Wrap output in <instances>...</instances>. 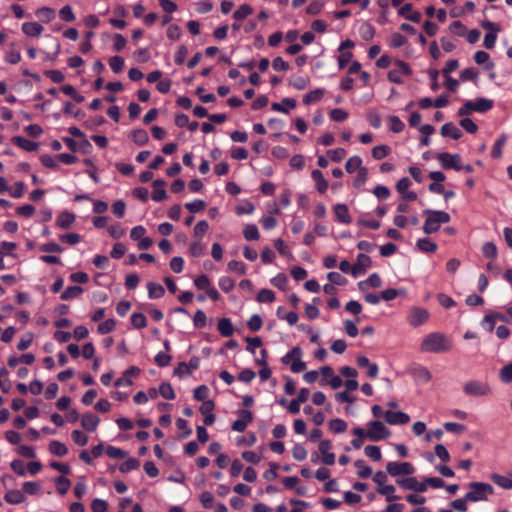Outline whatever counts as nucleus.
I'll return each mask as SVG.
<instances>
[{
	"mask_svg": "<svg viewBox=\"0 0 512 512\" xmlns=\"http://www.w3.org/2000/svg\"><path fill=\"white\" fill-rule=\"evenodd\" d=\"M332 443L330 440H322L319 443L318 450L321 455V462L325 465H333L335 463V454L331 452Z\"/></svg>",
	"mask_w": 512,
	"mask_h": 512,
	"instance_id": "11",
	"label": "nucleus"
},
{
	"mask_svg": "<svg viewBox=\"0 0 512 512\" xmlns=\"http://www.w3.org/2000/svg\"><path fill=\"white\" fill-rule=\"evenodd\" d=\"M390 152H391V149L389 146L379 145V146H375L372 149V156L376 160H381V159L385 158L386 156H388Z\"/></svg>",
	"mask_w": 512,
	"mask_h": 512,
	"instance_id": "48",
	"label": "nucleus"
},
{
	"mask_svg": "<svg viewBox=\"0 0 512 512\" xmlns=\"http://www.w3.org/2000/svg\"><path fill=\"white\" fill-rule=\"evenodd\" d=\"M365 455L374 461H380L382 458L380 447L368 445L364 449Z\"/></svg>",
	"mask_w": 512,
	"mask_h": 512,
	"instance_id": "50",
	"label": "nucleus"
},
{
	"mask_svg": "<svg viewBox=\"0 0 512 512\" xmlns=\"http://www.w3.org/2000/svg\"><path fill=\"white\" fill-rule=\"evenodd\" d=\"M83 293V289L80 286H70L62 294V300H70L79 297Z\"/></svg>",
	"mask_w": 512,
	"mask_h": 512,
	"instance_id": "41",
	"label": "nucleus"
},
{
	"mask_svg": "<svg viewBox=\"0 0 512 512\" xmlns=\"http://www.w3.org/2000/svg\"><path fill=\"white\" fill-rule=\"evenodd\" d=\"M334 213L338 221L344 224L351 223L348 208L345 204H337L334 206Z\"/></svg>",
	"mask_w": 512,
	"mask_h": 512,
	"instance_id": "26",
	"label": "nucleus"
},
{
	"mask_svg": "<svg viewBox=\"0 0 512 512\" xmlns=\"http://www.w3.org/2000/svg\"><path fill=\"white\" fill-rule=\"evenodd\" d=\"M109 66L113 72L119 73L123 69L124 59L120 56H113L109 60Z\"/></svg>",
	"mask_w": 512,
	"mask_h": 512,
	"instance_id": "61",
	"label": "nucleus"
},
{
	"mask_svg": "<svg viewBox=\"0 0 512 512\" xmlns=\"http://www.w3.org/2000/svg\"><path fill=\"white\" fill-rule=\"evenodd\" d=\"M362 159L359 156H352L350 157L346 164L345 169L348 173L352 174L354 172H358L359 169H362Z\"/></svg>",
	"mask_w": 512,
	"mask_h": 512,
	"instance_id": "35",
	"label": "nucleus"
},
{
	"mask_svg": "<svg viewBox=\"0 0 512 512\" xmlns=\"http://www.w3.org/2000/svg\"><path fill=\"white\" fill-rule=\"evenodd\" d=\"M311 177L316 183L318 192L321 194L325 193L328 189V182L324 178L323 173L320 170H313Z\"/></svg>",
	"mask_w": 512,
	"mask_h": 512,
	"instance_id": "25",
	"label": "nucleus"
},
{
	"mask_svg": "<svg viewBox=\"0 0 512 512\" xmlns=\"http://www.w3.org/2000/svg\"><path fill=\"white\" fill-rule=\"evenodd\" d=\"M36 15L45 22H50L54 18V11L48 7H42L37 10Z\"/></svg>",
	"mask_w": 512,
	"mask_h": 512,
	"instance_id": "60",
	"label": "nucleus"
},
{
	"mask_svg": "<svg viewBox=\"0 0 512 512\" xmlns=\"http://www.w3.org/2000/svg\"><path fill=\"white\" fill-rule=\"evenodd\" d=\"M411 374L415 381L419 384H426L432 378L430 371L426 367L421 365L414 366L411 369Z\"/></svg>",
	"mask_w": 512,
	"mask_h": 512,
	"instance_id": "15",
	"label": "nucleus"
},
{
	"mask_svg": "<svg viewBox=\"0 0 512 512\" xmlns=\"http://www.w3.org/2000/svg\"><path fill=\"white\" fill-rule=\"evenodd\" d=\"M395 487L393 485H384L377 488V492L380 495H384L386 497V501L392 502L397 500L399 497L395 494Z\"/></svg>",
	"mask_w": 512,
	"mask_h": 512,
	"instance_id": "36",
	"label": "nucleus"
},
{
	"mask_svg": "<svg viewBox=\"0 0 512 512\" xmlns=\"http://www.w3.org/2000/svg\"><path fill=\"white\" fill-rule=\"evenodd\" d=\"M296 107V101L292 98H284L281 103H273L271 108L274 111L288 114L290 110Z\"/></svg>",
	"mask_w": 512,
	"mask_h": 512,
	"instance_id": "21",
	"label": "nucleus"
},
{
	"mask_svg": "<svg viewBox=\"0 0 512 512\" xmlns=\"http://www.w3.org/2000/svg\"><path fill=\"white\" fill-rule=\"evenodd\" d=\"M243 236L248 241L258 240L260 235L257 226L255 224L246 225L243 230Z\"/></svg>",
	"mask_w": 512,
	"mask_h": 512,
	"instance_id": "38",
	"label": "nucleus"
},
{
	"mask_svg": "<svg viewBox=\"0 0 512 512\" xmlns=\"http://www.w3.org/2000/svg\"><path fill=\"white\" fill-rule=\"evenodd\" d=\"M490 59V56L487 52L485 51H477L475 54H474V61L481 65V64H485V69L487 70H490V69H493L494 68V63L493 62H490L489 61Z\"/></svg>",
	"mask_w": 512,
	"mask_h": 512,
	"instance_id": "33",
	"label": "nucleus"
},
{
	"mask_svg": "<svg viewBox=\"0 0 512 512\" xmlns=\"http://www.w3.org/2000/svg\"><path fill=\"white\" fill-rule=\"evenodd\" d=\"M147 290H148V297L150 299H159L165 293L163 286L158 283H155V282H149L147 284Z\"/></svg>",
	"mask_w": 512,
	"mask_h": 512,
	"instance_id": "30",
	"label": "nucleus"
},
{
	"mask_svg": "<svg viewBox=\"0 0 512 512\" xmlns=\"http://www.w3.org/2000/svg\"><path fill=\"white\" fill-rule=\"evenodd\" d=\"M359 34L365 41L373 39L375 35V28L372 24L364 22L359 27Z\"/></svg>",
	"mask_w": 512,
	"mask_h": 512,
	"instance_id": "34",
	"label": "nucleus"
},
{
	"mask_svg": "<svg viewBox=\"0 0 512 512\" xmlns=\"http://www.w3.org/2000/svg\"><path fill=\"white\" fill-rule=\"evenodd\" d=\"M397 484L405 489L415 491L418 480L415 477H408L396 480Z\"/></svg>",
	"mask_w": 512,
	"mask_h": 512,
	"instance_id": "51",
	"label": "nucleus"
},
{
	"mask_svg": "<svg viewBox=\"0 0 512 512\" xmlns=\"http://www.w3.org/2000/svg\"><path fill=\"white\" fill-rule=\"evenodd\" d=\"M239 418L232 424V430L243 432L247 426L253 421V414L249 410L240 409L237 411Z\"/></svg>",
	"mask_w": 512,
	"mask_h": 512,
	"instance_id": "10",
	"label": "nucleus"
},
{
	"mask_svg": "<svg viewBox=\"0 0 512 512\" xmlns=\"http://www.w3.org/2000/svg\"><path fill=\"white\" fill-rule=\"evenodd\" d=\"M468 488L469 491L465 495L469 502L487 501L494 493L493 486L485 482H471Z\"/></svg>",
	"mask_w": 512,
	"mask_h": 512,
	"instance_id": "3",
	"label": "nucleus"
},
{
	"mask_svg": "<svg viewBox=\"0 0 512 512\" xmlns=\"http://www.w3.org/2000/svg\"><path fill=\"white\" fill-rule=\"evenodd\" d=\"M4 498L9 504H20L26 499L23 491L17 489L7 491Z\"/></svg>",
	"mask_w": 512,
	"mask_h": 512,
	"instance_id": "28",
	"label": "nucleus"
},
{
	"mask_svg": "<svg viewBox=\"0 0 512 512\" xmlns=\"http://www.w3.org/2000/svg\"><path fill=\"white\" fill-rule=\"evenodd\" d=\"M429 318V312L421 307H414L411 309L408 321L410 325L417 327L425 323Z\"/></svg>",
	"mask_w": 512,
	"mask_h": 512,
	"instance_id": "12",
	"label": "nucleus"
},
{
	"mask_svg": "<svg viewBox=\"0 0 512 512\" xmlns=\"http://www.w3.org/2000/svg\"><path fill=\"white\" fill-rule=\"evenodd\" d=\"M247 326L253 332L259 331L262 327L261 317L258 314L252 315L247 322Z\"/></svg>",
	"mask_w": 512,
	"mask_h": 512,
	"instance_id": "62",
	"label": "nucleus"
},
{
	"mask_svg": "<svg viewBox=\"0 0 512 512\" xmlns=\"http://www.w3.org/2000/svg\"><path fill=\"white\" fill-rule=\"evenodd\" d=\"M218 331L223 337H230L234 333L232 322L228 318H221L218 321Z\"/></svg>",
	"mask_w": 512,
	"mask_h": 512,
	"instance_id": "29",
	"label": "nucleus"
},
{
	"mask_svg": "<svg viewBox=\"0 0 512 512\" xmlns=\"http://www.w3.org/2000/svg\"><path fill=\"white\" fill-rule=\"evenodd\" d=\"M386 470L393 477L412 475L415 472V468L410 462H388Z\"/></svg>",
	"mask_w": 512,
	"mask_h": 512,
	"instance_id": "8",
	"label": "nucleus"
},
{
	"mask_svg": "<svg viewBox=\"0 0 512 512\" xmlns=\"http://www.w3.org/2000/svg\"><path fill=\"white\" fill-rule=\"evenodd\" d=\"M357 364L361 368L366 369V373L370 378H376L378 376L379 368L375 363H371L370 360L363 355L357 357Z\"/></svg>",
	"mask_w": 512,
	"mask_h": 512,
	"instance_id": "16",
	"label": "nucleus"
},
{
	"mask_svg": "<svg viewBox=\"0 0 512 512\" xmlns=\"http://www.w3.org/2000/svg\"><path fill=\"white\" fill-rule=\"evenodd\" d=\"M452 348V341L443 333L427 334L420 345V350L426 353H444Z\"/></svg>",
	"mask_w": 512,
	"mask_h": 512,
	"instance_id": "1",
	"label": "nucleus"
},
{
	"mask_svg": "<svg viewBox=\"0 0 512 512\" xmlns=\"http://www.w3.org/2000/svg\"><path fill=\"white\" fill-rule=\"evenodd\" d=\"M99 423V417L91 413L84 414L81 418V425L87 431H95Z\"/></svg>",
	"mask_w": 512,
	"mask_h": 512,
	"instance_id": "19",
	"label": "nucleus"
},
{
	"mask_svg": "<svg viewBox=\"0 0 512 512\" xmlns=\"http://www.w3.org/2000/svg\"><path fill=\"white\" fill-rule=\"evenodd\" d=\"M49 451L53 455L62 457L67 454L68 449L65 444L61 443L60 441L52 440L49 443Z\"/></svg>",
	"mask_w": 512,
	"mask_h": 512,
	"instance_id": "32",
	"label": "nucleus"
},
{
	"mask_svg": "<svg viewBox=\"0 0 512 512\" xmlns=\"http://www.w3.org/2000/svg\"><path fill=\"white\" fill-rule=\"evenodd\" d=\"M493 107V101L486 98H478L476 101H466L458 110L459 116L468 115L471 112H486Z\"/></svg>",
	"mask_w": 512,
	"mask_h": 512,
	"instance_id": "4",
	"label": "nucleus"
},
{
	"mask_svg": "<svg viewBox=\"0 0 512 512\" xmlns=\"http://www.w3.org/2000/svg\"><path fill=\"white\" fill-rule=\"evenodd\" d=\"M371 266V259L365 254H359L357 256L356 263L352 266V275L357 277L365 273L366 269Z\"/></svg>",
	"mask_w": 512,
	"mask_h": 512,
	"instance_id": "14",
	"label": "nucleus"
},
{
	"mask_svg": "<svg viewBox=\"0 0 512 512\" xmlns=\"http://www.w3.org/2000/svg\"><path fill=\"white\" fill-rule=\"evenodd\" d=\"M108 508V503L103 500L96 498L91 503V509L93 512H106Z\"/></svg>",
	"mask_w": 512,
	"mask_h": 512,
	"instance_id": "63",
	"label": "nucleus"
},
{
	"mask_svg": "<svg viewBox=\"0 0 512 512\" xmlns=\"http://www.w3.org/2000/svg\"><path fill=\"white\" fill-rule=\"evenodd\" d=\"M159 394L167 400L175 398V393L172 386L169 383H162L159 387Z\"/></svg>",
	"mask_w": 512,
	"mask_h": 512,
	"instance_id": "59",
	"label": "nucleus"
},
{
	"mask_svg": "<svg viewBox=\"0 0 512 512\" xmlns=\"http://www.w3.org/2000/svg\"><path fill=\"white\" fill-rule=\"evenodd\" d=\"M329 428L334 433H343L347 430V423L340 418H335L329 422Z\"/></svg>",
	"mask_w": 512,
	"mask_h": 512,
	"instance_id": "45",
	"label": "nucleus"
},
{
	"mask_svg": "<svg viewBox=\"0 0 512 512\" xmlns=\"http://www.w3.org/2000/svg\"><path fill=\"white\" fill-rule=\"evenodd\" d=\"M394 65L395 67L388 72V79L393 83L401 84L403 82L402 77L410 75L412 71L409 65L401 60L395 61Z\"/></svg>",
	"mask_w": 512,
	"mask_h": 512,
	"instance_id": "9",
	"label": "nucleus"
},
{
	"mask_svg": "<svg viewBox=\"0 0 512 512\" xmlns=\"http://www.w3.org/2000/svg\"><path fill=\"white\" fill-rule=\"evenodd\" d=\"M399 15L404 17L407 20L412 22H419L421 19V14L418 11H414L412 8V4H405L399 9Z\"/></svg>",
	"mask_w": 512,
	"mask_h": 512,
	"instance_id": "20",
	"label": "nucleus"
},
{
	"mask_svg": "<svg viewBox=\"0 0 512 512\" xmlns=\"http://www.w3.org/2000/svg\"><path fill=\"white\" fill-rule=\"evenodd\" d=\"M355 467L358 469L357 474L360 478H368L372 474L371 467L367 466L363 460L355 461Z\"/></svg>",
	"mask_w": 512,
	"mask_h": 512,
	"instance_id": "47",
	"label": "nucleus"
},
{
	"mask_svg": "<svg viewBox=\"0 0 512 512\" xmlns=\"http://www.w3.org/2000/svg\"><path fill=\"white\" fill-rule=\"evenodd\" d=\"M271 284L280 290H287L288 278L285 274L279 273L270 280Z\"/></svg>",
	"mask_w": 512,
	"mask_h": 512,
	"instance_id": "49",
	"label": "nucleus"
},
{
	"mask_svg": "<svg viewBox=\"0 0 512 512\" xmlns=\"http://www.w3.org/2000/svg\"><path fill=\"white\" fill-rule=\"evenodd\" d=\"M436 158L443 169H454L456 171H460L463 168L459 154L441 152L437 154Z\"/></svg>",
	"mask_w": 512,
	"mask_h": 512,
	"instance_id": "7",
	"label": "nucleus"
},
{
	"mask_svg": "<svg viewBox=\"0 0 512 512\" xmlns=\"http://www.w3.org/2000/svg\"><path fill=\"white\" fill-rule=\"evenodd\" d=\"M139 466H140L139 460H137L136 458H128L126 461H124L119 466V471L121 473H127V472L137 469Z\"/></svg>",
	"mask_w": 512,
	"mask_h": 512,
	"instance_id": "43",
	"label": "nucleus"
},
{
	"mask_svg": "<svg viewBox=\"0 0 512 512\" xmlns=\"http://www.w3.org/2000/svg\"><path fill=\"white\" fill-rule=\"evenodd\" d=\"M463 392L468 396L479 397L491 393L488 383L479 380H469L463 384Z\"/></svg>",
	"mask_w": 512,
	"mask_h": 512,
	"instance_id": "5",
	"label": "nucleus"
},
{
	"mask_svg": "<svg viewBox=\"0 0 512 512\" xmlns=\"http://www.w3.org/2000/svg\"><path fill=\"white\" fill-rule=\"evenodd\" d=\"M41 491V485L35 481H28L23 484V493L37 495Z\"/></svg>",
	"mask_w": 512,
	"mask_h": 512,
	"instance_id": "54",
	"label": "nucleus"
},
{
	"mask_svg": "<svg viewBox=\"0 0 512 512\" xmlns=\"http://www.w3.org/2000/svg\"><path fill=\"white\" fill-rule=\"evenodd\" d=\"M228 270L231 271V272H235V273H237L239 275H244V274H246L247 267L241 261L231 260L228 263Z\"/></svg>",
	"mask_w": 512,
	"mask_h": 512,
	"instance_id": "52",
	"label": "nucleus"
},
{
	"mask_svg": "<svg viewBox=\"0 0 512 512\" xmlns=\"http://www.w3.org/2000/svg\"><path fill=\"white\" fill-rule=\"evenodd\" d=\"M132 140L135 144L143 146L149 141L148 133L143 129H137L131 133Z\"/></svg>",
	"mask_w": 512,
	"mask_h": 512,
	"instance_id": "37",
	"label": "nucleus"
},
{
	"mask_svg": "<svg viewBox=\"0 0 512 512\" xmlns=\"http://www.w3.org/2000/svg\"><path fill=\"white\" fill-rule=\"evenodd\" d=\"M385 421L390 425H404L410 421V417L408 414L402 411H391L388 410L384 413Z\"/></svg>",
	"mask_w": 512,
	"mask_h": 512,
	"instance_id": "13",
	"label": "nucleus"
},
{
	"mask_svg": "<svg viewBox=\"0 0 512 512\" xmlns=\"http://www.w3.org/2000/svg\"><path fill=\"white\" fill-rule=\"evenodd\" d=\"M75 222V215L71 212H61L56 219V226L61 229H67Z\"/></svg>",
	"mask_w": 512,
	"mask_h": 512,
	"instance_id": "17",
	"label": "nucleus"
},
{
	"mask_svg": "<svg viewBox=\"0 0 512 512\" xmlns=\"http://www.w3.org/2000/svg\"><path fill=\"white\" fill-rule=\"evenodd\" d=\"M43 30V26L37 22H25L22 24L23 33L29 37H38Z\"/></svg>",
	"mask_w": 512,
	"mask_h": 512,
	"instance_id": "18",
	"label": "nucleus"
},
{
	"mask_svg": "<svg viewBox=\"0 0 512 512\" xmlns=\"http://www.w3.org/2000/svg\"><path fill=\"white\" fill-rule=\"evenodd\" d=\"M507 141V136L502 134L494 143L491 155L493 158H500L502 155V148Z\"/></svg>",
	"mask_w": 512,
	"mask_h": 512,
	"instance_id": "39",
	"label": "nucleus"
},
{
	"mask_svg": "<svg viewBox=\"0 0 512 512\" xmlns=\"http://www.w3.org/2000/svg\"><path fill=\"white\" fill-rule=\"evenodd\" d=\"M260 303H272L275 301V293L270 289H261L257 294Z\"/></svg>",
	"mask_w": 512,
	"mask_h": 512,
	"instance_id": "42",
	"label": "nucleus"
},
{
	"mask_svg": "<svg viewBox=\"0 0 512 512\" xmlns=\"http://www.w3.org/2000/svg\"><path fill=\"white\" fill-rule=\"evenodd\" d=\"M441 135L444 137H450L454 140H457L461 137L462 132L456 125H454L451 122H448L441 127Z\"/></svg>",
	"mask_w": 512,
	"mask_h": 512,
	"instance_id": "23",
	"label": "nucleus"
},
{
	"mask_svg": "<svg viewBox=\"0 0 512 512\" xmlns=\"http://www.w3.org/2000/svg\"><path fill=\"white\" fill-rule=\"evenodd\" d=\"M390 435V430L378 420L370 421L367 424V438H369L371 441L377 442L390 437Z\"/></svg>",
	"mask_w": 512,
	"mask_h": 512,
	"instance_id": "6",
	"label": "nucleus"
},
{
	"mask_svg": "<svg viewBox=\"0 0 512 512\" xmlns=\"http://www.w3.org/2000/svg\"><path fill=\"white\" fill-rule=\"evenodd\" d=\"M252 12L253 9L250 5L243 4L234 12L233 17L237 21H240L248 17L250 14H252Z\"/></svg>",
	"mask_w": 512,
	"mask_h": 512,
	"instance_id": "46",
	"label": "nucleus"
},
{
	"mask_svg": "<svg viewBox=\"0 0 512 512\" xmlns=\"http://www.w3.org/2000/svg\"><path fill=\"white\" fill-rule=\"evenodd\" d=\"M165 185L166 183L162 179H157L153 182L154 191L152 193V199L154 201L160 202L166 198Z\"/></svg>",
	"mask_w": 512,
	"mask_h": 512,
	"instance_id": "24",
	"label": "nucleus"
},
{
	"mask_svg": "<svg viewBox=\"0 0 512 512\" xmlns=\"http://www.w3.org/2000/svg\"><path fill=\"white\" fill-rule=\"evenodd\" d=\"M131 324L137 329H142L147 325L146 317L142 313H133L131 316Z\"/></svg>",
	"mask_w": 512,
	"mask_h": 512,
	"instance_id": "57",
	"label": "nucleus"
},
{
	"mask_svg": "<svg viewBox=\"0 0 512 512\" xmlns=\"http://www.w3.org/2000/svg\"><path fill=\"white\" fill-rule=\"evenodd\" d=\"M482 253L486 258L495 259L497 257V247L493 242H486L482 247Z\"/></svg>",
	"mask_w": 512,
	"mask_h": 512,
	"instance_id": "58",
	"label": "nucleus"
},
{
	"mask_svg": "<svg viewBox=\"0 0 512 512\" xmlns=\"http://www.w3.org/2000/svg\"><path fill=\"white\" fill-rule=\"evenodd\" d=\"M381 284H382V281H381V278L379 277V275L376 273H373L364 282L359 283V288L361 290H363L365 285H368L372 288H378L381 286Z\"/></svg>",
	"mask_w": 512,
	"mask_h": 512,
	"instance_id": "44",
	"label": "nucleus"
},
{
	"mask_svg": "<svg viewBox=\"0 0 512 512\" xmlns=\"http://www.w3.org/2000/svg\"><path fill=\"white\" fill-rule=\"evenodd\" d=\"M491 481H493L497 486L510 490L512 489V478L508 477L507 475H501L498 473H493L490 475Z\"/></svg>",
	"mask_w": 512,
	"mask_h": 512,
	"instance_id": "27",
	"label": "nucleus"
},
{
	"mask_svg": "<svg viewBox=\"0 0 512 512\" xmlns=\"http://www.w3.org/2000/svg\"><path fill=\"white\" fill-rule=\"evenodd\" d=\"M115 326L116 322L114 319H107L98 325L97 330L99 334L104 335L112 332L115 329Z\"/></svg>",
	"mask_w": 512,
	"mask_h": 512,
	"instance_id": "53",
	"label": "nucleus"
},
{
	"mask_svg": "<svg viewBox=\"0 0 512 512\" xmlns=\"http://www.w3.org/2000/svg\"><path fill=\"white\" fill-rule=\"evenodd\" d=\"M70 485H71L70 480L64 476H60L56 479L57 491L62 495L66 494L68 492Z\"/></svg>",
	"mask_w": 512,
	"mask_h": 512,
	"instance_id": "56",
	"label": "nucleus"
},
{
	"mask_svg": "<svg viewBox=\"0 0 512 512\" xmlns=\"http://www.w3.org/2000/svg\"><path fill=\"white\" fill-rule=\"evenodd\" d=\"M325 90L322 88H317L315 90L310 91L303 97V102L306 105L316 103L324 96Z\"/></svg>",
	"mask_w": 512,
	"mask_h": 512,
	"instance_id": "31",
	"label": "nucleus"
},
{
	"mask_svg": "<svg viewBox=\"0 0 512 512\" xmlns=\"http://www.w3.org/2000/svg\"><path fill=\"white\" fill-rule=\"evenodd\" d=\"M416 245H417L419 250H421L423 252H428V253L434 252L437 249L436 243L432 242L428 238H421V239H419L417 241Z\"/></svg>",
	"mask_w": 512,
	"mask_h": 512,
	"instance_id": "40",
	"label": "nucleus"
},
{
	"mask_svg": "<svg viewBox=\"0 0 512 512\" xmlns=\"http://www.w3.org/2000/svg\"><path fill=\"white\" fill-rule=\"evenodd\" d=\"M360 321L359 318H357L356 322H353L351 320H345L344 321V328L345 332L350 337H356L359 333V330L357 328V323Z\"/></svg>",
	"mask_w": 512,
	"mask_h": 512,
	"instance_id": "55",
	"label": "nucleus"
},
{
	"mask_svg": "<svg viewBox=\"0 0 512 512\" xmlns=\"http://www.w3.org/2000/svg\"><path fill=\"white\" fill-rule=\"evenodd\" d=\"M424 214L427 215V219L423 225V231L426 234L437 232L442 224L450 221V215L444 211L427 209L424 211Z\"/></svg>",
	"mask_w": 512,
	"mask_h": 512,
	"instance_id": "2",
	"label": "nucleus"
},
{
	"mask_svg": "<svg viewBox=\"0 0 512 512\" xmlns=\"http://www.w3.org/2000/svg\"><path fill=\"white\" fill-rule=\"evenodd\" d=\"M500 378L505 383H510L512 381V363L501 368Z\"/></svg>",
	"mask_w": 512,
	"mask_h": 512,
	"instance_id": "64",
	"label": "nucleus"
},
{
	"mask_svg": "<svg viewBox=\"0 0 512 512\" xmlns=\"http://www.w3.org/2000/svg\"><path fill=\"white\" fill-rule=\"evenodd\" d=\"M12 142L15 145H17L18 147H20L21 149L28 151V152L36 151L39 147L38 143L28 140L21 136L13 137Z\"/></svg>",
	"mask_w": 512,
	"mask_h": 512,
	"instance_id": "22",
	"label": "nucleus"
}]
</instances>
